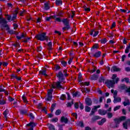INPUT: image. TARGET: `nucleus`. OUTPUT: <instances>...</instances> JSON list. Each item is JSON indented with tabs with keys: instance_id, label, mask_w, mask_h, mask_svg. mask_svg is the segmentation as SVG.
Listing matches in <instances>:
<instances>
[{
	"instance_id": "obj_1",
	"label": "nucleus",
	"mask_w": 130,
	"mask_h": 130,
	"mask_svg": "<svg viewBox=\"0 0 130 130\" xmlns=\"http://www.w3.org/2000/svg\"><path fill=\"white\" fill-rule=\"evenodd\" d=\"M56 76L58 78V82L56 83H53L52 85V88L53 89H55V87L58 89L62 88V85H61V83L64 81V78H63V74L61 72H59L58 74H56Z\"/></svg>"
},
{
	"instance_id": "obj_2",
	"label": "nucleus",
	"mask_w": 130,
	"mask_h": 130,
	"mask_svg": "<svg viewBox=\"0 0 130 130\" xmlns=\"http://www.w3.org/2000/svg\"><path fill=\"white\" fill-rule=\"evenodd\" d=\"M7 23L8 22L6 19L3 17H0V27L2 30H6L9 32V33H10V34H14L15 31L13 30H10V27Z\"/></svg>"
},
{
	"instance_id": "obj_3",
	"label": "nucleus",
	"mask_w": 130,
	"mask_h": 130,
	"mask_svg": "<svg viewBox=\"0 0 130 130\" xmlns=\"http://www.w3.org/2000/svg\"><path fill=\"white\" fill-rule=\"evenodd\" d=\"M36 38H37L38 40H40V41H48V37L46 36V33L45 32L37 35L36 36Z\"/></svg>"
},
{
	"instance_id": "obj_4",
	"label": "nucleus",
	"mask_w": 130,
	"mask_h": 130,
	"mask_svg": "<svg viewBox=\"0 0 130 130\" xmlns=\"http://www.w3.org/2000/svg\"><path fill=\"white\" fill-rule=\"evenodd\" d=\"M114 80H106L105 82V83L107 86L108 88H112L114 87V84H115Z\"/></svg>"
},
{
	"instance_id": "obj_5",
	"label": "nucleus",
	"mask_w": 130,
	"mask_h": 130,
	"mask_svg": "<svg viewBox=\"0 0 130 130\" xmlns=\"http://www.w3.org/2000/svg\"><path fill=\"white\" fill-rule=\"evenodd\" d=\"M52 92H53L52 89H49L48 91L47 95L46 96V101H51V100L52 99Z\"/></svg>"
},
{
	"instance_id": "obj_6",
	"label": "nucleus",
	"mask_w": 130,
	"mask_h": 130,
	"mask_svg": "<svg viewBox=\"0 0 130 130\" xmlns=\"http://www.w3.org/2000/svg\"><path fill=\"white\" fill-rule=\"evenodd\" d=\"M114 120L116 124H118L120 123L121 121H123V120H125V116H122L119 118L115 119Z\"/></svg>"
},
{
	"instance_id": "obj_7",
	"label": "nucleus",
	"mask_w": 130,
	"mask_h": 130,
	"mask_svg": "<svg viewBox=\"0 0 130 130\" xmlns=\"http://www.w3.org/2000/svg\"><path fill=\"white\" fill-rule=\"evenodd\" d=\"M119 88L120 89H121V90H125L126 92H127L128 93H130V87L127 88V87H126V86H125L124 84H122L121 85H120Z\"/></svg>"
},
{
	"instance_id": "obj_8",
	"label": "nucleus",
	"mask_w": 130,
	"mask_h": 130,
	"mask_svg": "<svg viewBox=\"0 0 130 130\" xmlns=\"http://www.w3.org/2000/svg\"><path fill=\"white\" fill-rule=\"evenodd\" d=\"M130 125V119L127 120L126 122L123 123L124 128L127 129V126Z\"/></svg>"
},
{
	"instance_id": "obj_9",
	"label": "nucleus",
	"mask_w": 130,
	"mask_h": 130,
	"mask_svg": "<svg viewBox=\"0 0 130 130\" xmlns=\"http://www.w3.org/2000/svg\"><path fill=\"white\" fill-rule=\"evenodd\" d=\"M98 108H100V105L95 106L94 107V108H93L91 110V112L90 113V115H93V114L95 113V112H96Z\"/></svg>"
},
{
	"instance_id": "obj_10",
	"label": "nucleus",
	"mask_w": 130,
	"mask_h": 130,
	"mask_svg": "<svg viewBox=\"0 0 130 130\" xmlns=\"http://www.w3.org/2000/svg\"><path fill=\"white\" fill-rule=\"evenodd\" d=\"M112 80H113L114 82L117 83L119 81V78H117V75L116 74H113L112 76Z\"/></svg>"
},
{
	"instance_id": "obj_11",
	"label": "nucleus",
	"mask_w": 130,
	"mask_h": 130,
	"mask_svg": "<svg viewBox=\"0 0 130 130\" xmlns=\"http://www.w3.org/2000/svg\"><path fill=\"white\" fill-rule=\"evenodd\" d=\"M113 102L115 104L121 102V98H120V97L115 98V96H114Z\"/></svg>"
},
{
	"instance_id": "obj_12",
	"label": "nucleus",
	"mask_w": 130,
	"mask_h": 130,
	"mask_svg": "<svg viewBox=\"0 0 130 130\" xmlns=\"http://www.w3.org/2000/svg\"><path fill=\"white\" fill-rule=\"evenodd\" d=\"M106 122V118H104L98 122L99 125H103Z\"/></svg>"
},
{
	"instance_id": "obj_13",
	"label": "nucleus",
	"mask_w": 130,
	"mask_h": 130,
	"mask_svg": "<svg viewBox=\"0 0 130 130\" xmlns=\"http://www.w3.org/2000/svg\"><path fill=\"white\" fill-rule=\"evenodd\" d=\"M85 103L87 104V105H88L89 106L92 105V101L91 99L89 98H86L85 99Z\"/></svg>"
},
{
	"instance_id": "obj_14",
	"label": "nucleus",
	"mask_w": 130,
	"mask_h": 130,
	"mask_svg": "<svg viewBox=\"0 0 130 130\" xmlns=\"http://www.w3.org/2000/svg\"><path fill=\"white\" fill-rule=\"evenodd\" d=\"M99 113L100 114V115H105L107 113V111L100 109L99 110Z\"/></svg>"
},
{
	"instance_id": "obj_15",
	"label": "nucleus",
	"mask_w": 130,
	"mask_h": 130,
	"mask_svg": "<svg viewBox=\"0 0 130 130\" xmlns=\"http://www.w3.org/2000/svg\"><path fill=\"white\" fill-rule=\"evenodd\" d=\"M26 126H30L31 128H33V127L36 126V124L33 122H30L28 124H26Z\"/></svg>"
},
{
	"instance_id": "obj_16",
	"label": "nucleus",
	"mask_w": 130,
	"mask_h": 130,
	"mask_svg": "<svg viewBox=\"0 0 130 130\" xmlns=\"http://www.w3.org/2000/svg\"><path fill=\"white\" fill-rule=\"evenodd\" d=\"M68 118L66 117H61V122H64V123H68Z\"/></svg>"
},
{
	"instance_id": "obj_17",
	"label": "nucleus",
	"mask_w": 130,
	"mask_h": 130,
	"mask_svg": "<svg viewBox=\"0 0 130 130\" xmlns=\"http://www.w3.org/2000/svg\"><path fill=\"white\" fill-rule=\"evenodd\" d=\"M120 69L116 67H113L111 69V72H119Z\"/></svg>"
},
{
	"instance_id": "obj_18",
	"label": "nucleus",
	"mask_w": 130,
	"mask_h": 130,
	"mask_svg": "<svg viewBox=\"0 0 130 130\" xmlns=\"http://www.w3.org/2000/svg\"><path fill=\"white\" fill-rule=\"evenodd\" d=\"M93 56H94V57H100V56H101V52L98 51L94 54Z\"/></svg>"
},
{
	"instance_id": "obj_19",
	"label": "nucleus",
	"mask_w": 130,
	"mask_h": 130,
	"mask_svg": "<svg viewBox=\"0 0 130 130\" xmlns=\"http://www.w3.org/2000/svg\"><path fill=\"white\" fill-rule=\"evenodd\" d=\"M123 104L124 106H127V105H129V101L127 99H125V101L123 102Z\"/></svg>"
},
{
	"instance_id": "obj_20",
	"label": "nucleus",
	"mask_w": 130,
	"mask_h": 130,
	"mask_svg": "<svg viewBox=\"0 0 130 130\" xmlns=\"http://www.w3.org/2000/svg\"><path fill=\"white\" fill-rule=\"evenodd\" d=\"M62 23L66 25H69V23H70V21L68 20V19L65 18L62 20Z\"/></svg>"
},
{
	"instance_id": "obj_21",
	"label": "nucleus",
	"mask_w": 130,
	"mask_h": 130,
	"mask_svg": "<svg viewBox=\"0 0 130 130\" xmlns=\"http://www.w3.org/2000/svg\"><path fill=\"white\" fill-rule=\"evenodd\" d=\"M40 75H43V76H47V74L46 73V71L45 70H41L39 72Z\"/></svg>"
},
{
	"instance_id": "obj_22",
	"label": "nucleus",
	"mask_w": 130,
	"mask_h": 130,
	"mask_svg": "<svg viewBox=\"0 0 130 130\" xmlns=\"http://www.w3.org/2000/svg\"><path fill=\"white\" fill-rule=\"evenodd\" d=\"M91 80H92L93 81H96L98 79V76L94 74L90 77Z\"/></svg>"
},
{
	"instance_id": "obj_23",
	"label": "nucleus",
	"mask_w": 130,
	"mask_h": 130,
	"mask_svg": "<svg viewBox=\"0 0 130 130\" xmlns=\"http://www.w3.org/2000/svg\"><path fill=\"white\" fill-rule=\"evenodd\" d=\"M55 3L57 6H61L62 5V1L61 0H56Z\"/></svg>"
},
{
	"instance_id": "obj_24",
	"label": "nucleus",
	"mask_w": 130,
	"mask_h": 130,
	"mask_svg": "<svg viewBox=\"0 0 130 130\" xmlns=\"http://www.w3.org/2000/svg\"><path fill=\"white\" fill-rule=\"evenodd\" d=\"M80 95H81V93H80V92L79 91H77L73 94V97H80Z\"/></svg>"
},
{
	"instance_id": "obj_25",
	"label": "nucleus",
	"mask_w": 130,
	"mask_h": 130,
	"mask_svg": "<svg viewBox=\"0 0 130 130\" xmlns=\"http://www.w3.org/2000/svg\"><path fill=\"white\" fill-rule=\"evenodd\" d=\"M48 126L49 129L50 130H54V129H55V128H54V126L52 124H48Z\"/></svg>"
},
{
	"instance_id": "obj_26",
	"label": "nucleus",
	"mask_w": 130,
	"mask_h": 130,
	"mask_svg": "<svg viewBox=\"0 0 130 130\" xmlns=\"http://www.w3.org/2000/svg\"><path fill=\"white\" fill-rule=\"evenodd\" d=\"M48 49L49 50H51L52 49V43L50 42L48 43Z\"/></svg>"
},
{
	"instance_id": "obj_27",
	"label": "nucleus",
	"mask_w": 130,
	"mask_h": 130,
	"mask_svg": "<svg viewBox=\"0 0 130 130\" xmlns=\"http://www.w3.org/2000/svg\"><path fill=\"white\" fill-rule=\"evenodd\" d=\"M111 93L114 94V97L116 98V95H117V91L116 90H114L113 89H112L111 90Z\"/></svg>"
},
{
	"instance_id": "obj_28",
	"label": "nucleus",
	"mask_w": 130,
	"mask_h": 130,
	"mask_svg": "<svg viewBox=\"0 0 130 130\" xmlns=\"http://www.w3.org/2000/svg\"><path fill=\"white\" fill-rule=\"evenodd\" d=\"M45 5V10H49V5L48 4V3H46L44 4Z\"/></svg>"
},
{
	"instance_id": "obj_29",
	"label": "nucleus",
	"mask_w": 130,
	"mask_h": 130,
	"mask_svg": "<svg viewBox=\"0 0 130 130\" xmlns=\"http://www.w3.org/2000/svg\"><path fill=\"white\" fill-rule=\"evenodd\" d=\"M129 49H130V44H129V46L126 47V49L125 50V53H128V52H129Z\"/></svg>"
},
{
	"instance_id": "obj_30",
	"label": "nucleus",
	"mask_w": 130,
	"mask_h": 130,
	"mask_svg": "<svg viewBox=\"0 0 130 130\" xmlns=\"http://www.w3.org/2000/svg\"><path fill=\"white\" fill-rule=\"evenodd\" d=\"M77 125L81 126V127H84V123L82 121L77 122Z\"/></svg>"
},
{
	"instance_id": "obj_31",
	"label": "nucleus",
	"mask_w": 130,
	"mask_h": 130,
	"mask_svg": "<svg viewBox=\"0 0 130 130\" xmlns=\"http://www.w3.org/2000/svg\"><path fill=\"white\" fill-rule=\"evenodd\" d=\"M9 113V110L7 109L4 113V115L6 118L8 117V114Z\"/></svg>"
},
{
	"instance_id": "obj_32",
	"label": "nucleus",
	"mask_w": 130,
	"mask_h": 130,
	"mask_svg": "<svg viewBox=\"0 0 130 130\" xmlns=\"http://www.w3.org/2000/svg\"><path fill=\"white\" fill-rule=\"evenodd\" d=\"M2 65H3L4 67H7L8 63L7 62H0V68Z\"/></svg>"
},
{
	"instance_id": "obj_33",
	"label": "nucleus",
	"mask_w": 130,
	"mask_h": 130,
	"mask_svg": "<svg viewBox=\"0 0 130 130\" xmlns=\"http://www.w3.org/2000/svg\"><path fill=\"white\" fill-rule=\"evenodd\" d=\"M85 111L86 112H90L91 111V108H90V107L86 106Z\"/></svg>"
},
{
	"instance_id": "obj_34",
	"label": "nucleus",
	"mask_w": 130,
	"mask_h": 130,
	"mask_svg": "<svg viewBox=\"0 0 130 130\" xmlns=\"http://www.w3.org/2000/svg\"><path fill=\"white\" fill-rule=\"evenodd\" d=\"M108 118H111L113 116L112 113L109 112L107 114Z\"/></svg>"
},
{
	"instance_id": "obj_35",
	"label": "nucleus",
	"mask_w": 130,
	"mask_h": 130,
	"mask_svg": "<svg viewBox=\"0 0 130 130\" xmlns=\"http://www.w3.org/2000/svg\"><path fill=\"white\" fill-rule=\"evenodd\" d=\"M22 100H23V102L26 103L27 102V99L26 98V95L25 94H23L22 96Z\"/></svg>"
},
{
	"instance_id": "obj_36",
	"label": "nucleus",
	"mask_w": 130,
	"mask_h": 130,
	"mask_svg": "<svg viewBox=\"0 0 130 130\" xmlns=\"http://www.w3.org/2000/svg\"><path fill=\"white\" fill-rule=\"evenodd\" d=\"M106 81V80H105V78L104 77H101L100 79V82H103V83H105V82Z\"/></svg>"
},
{
	"instance_id": "obj_37",
	"label": "nucleus",
	"mask_w": 130,
	"mask_h": 130,
	"mask_svg": "<svg viewBox=\"0 0 130 130\" xmlns=\"http://www.w3.org/2000/svg\"><path fill=\"white\" fill-rule=\"evenodd\" d=\"M82 86H88L89 85V82H82L80 83Z\"/></svg>"
},
{
	"instance_id": "obj_38",
	"label": "nucleus",
	"mask_w": 130,
	"mask_h": 130,
	"mask_svg": "<svg viewBox=\"0 0 130 130\" xmlns=\"http://www.w3.org/2000/svg\"><path fill=\"white\" fill-rule=\"evenodd\" d=\"M101 42L103 44H105V43H106V42H107V40H106V39H104L101 40Z\"/></svg>"
},
{
	"instance_id": "obj_39",
	"label": "nucleus",
	"mask_w": 130,
	"mask_h": 130,
	"mask_svg": "<svg viewBox=\"0 0 130 130\" xmlns=\"http://www.w3.org/2000/svg\"><path fill=\"white\" fill-rule=\"evenodd\" d=\"M54 19H55V21H56V22H62V20H61L60 18H59V17H55Z\"/></svg>"
},
{
	"instance_id": "obj_40",
	"label": "nucleus",
	"mask_w": 130,
	"mask_h": 130,
	"mask_svg": "<svg viewBox=\"0 0 130 130\" xmlns=\"http://www.w3.org/2000/svg\"><path fill=\"white\" fill-rule=\"evenodd\" d=\"M55 108V104H53L52 105L51 109V112H53V110H54V108Z\"/></svg>"
},
{
	"instance_id": "obj_41",
	"label": "nucleus",
	"mask_w": 130,
	"mask_h": 130,
	"mask_svg": "<svg viewBox=\"0 0 130 130\" xmlns=\"http://www.w3.org/2000/svg\"><path fill=\"white\" fill-rule=\"evenodd\" d=\"M122 82H125L126 83H128V82H129V79H128V78H125L122 79Z\"/></svg>"
},
{
	"instance_id": "obj_42",
	"label": "nucleus",
	"mask_w": 130,
	"mask_h": 130,
	"mask_svg": "<svg viewBox=\"0 0 130 130\" xmlns=\"http://www.w3.org/2000/svg\"><path fill=\"white\" fill-rule=\"evenodd\" d=\"M60 113H61V111H60V110H57L55 112L56 115H59V114H60Z\"/></svg>"
},
{
	"instance_id": "obj_43",
	"label": "nucleus",
	"mask_w": 130,
	"mask_h": 130,
	"mask_svg": "<svg viewBox=\"0 0 130 130\" xmlns=\"http://www.w3.org/2000/svg\"><path fill=\"white\" fill-rule=\"evenodd\" d=\"M16 37L17 39L20 40L22 39V38H24V37H25V36L24 35V34H22L21 36H17Z\"/></svg>"
},
{
	"instance_id": "obj_44",
	"label": "nucleus",
	"mask_w": 130,
	"mask_h": 130,
	"mask_svg": "<svg viewBox=\"0 0 130 130\" xmlns=\"http://www.w3.org/2000/svg\"><path fill=\"white\" fill-rule=\"evenodd\" d=\"M73 104H74V102H71L70 103H68L67 107H72V105H73Z\"/></svg>"
},
{
	"instance_id": "obj_45",
	"label": "nucleus",
	"mask_w": 130,
	"mask_h": 130,
	"mask_svg": "<svg viewBox=\"0 0 130 130\" xmlns=\"http://www.w3.org/2000/svg\"><path fill=\"white\" fill-rule=\"evenodd\" d=\"M7 18L8 21H13V17H12L11 16L8 15Z\"/></svg>"
},
{
	"instance_id": "obj_46",
	"label": "nucleus",
	"mask_w": 130,
	"mask_h": 130,
	"mask_svg": "<svg viewBox=\"0 0 130 130\" xmlns=\"http://www.w3.org/2000/svg\"><path fill=\"white\" fill-rule=\"evenodd\" d=\"M120 106H117L114 108V111H116L117 110H118L120 108Z\"/></svg>"
},
{
	"instance_id": "obj_47",
	"label": "nucleus",
	"mask_w": 130,
	"mask_h": 130,
	"mask_svg": "<svg viewBox=\"0 0 130 130\" xmlns=\"http://www.w3.org/2000/svg\"><path fill=\"white\" fill-rule=\"evenodd\" d=\"M29 116L30 118V119H34V115H33V114L32 113H29Z\"/></svg>"
},
{
	"instance_id": "obj_48",
	"label": "nucleus",
	"mask_w": 130,
	"mask_h": 130,
	"mask_svg": "<svg viewBox=\"0 0 130 130\" xmlns=\"http://www.w3.org/2000/svg\"><path fill=\"white\" fill-rule=\"evenodd\" d=\"M98 48V44H94L92 47V49H97Z\"/></svg>"
},
{
	"instance_id": "obj_49",
	"label": "nucleus",
	"mask_w": 130,
	"mask_h": 130,
	"mask_svg": "<svg viewBox=\"0 0 130 130\" xmlns=\"http://www.w3.org/2000/svg\"><path fill=\"white\" fill-rule=\"evenodd\" d=\"M61 64H62V66L63 67H66L67 66V62H66V61H63V60L61 61Z\"/></svg>"
},
{
	"instance_id": "obj_50",
	"label": "nucleus",
	"mask_w": 130,
	"mask_h": 130,
	"mask_svg": "<svg viewBox=\"0 0 130 130\" xmlns=\"http://www.w3.org/2000/svg\"><path fill=\"white\" fill-rule=\"evenodd\" d=\"M51 121H52L53 122H57V121H58V119L57 118H55L54 119H52L51 120Z\"/></svg>"
},
{
	"instance_id": "obj_51",
	"label": "nucleus",
	"mask_w": 130,
	"mask_h": 130,
	"mask_svg": "<svg viewBox=\"0 0 130 130\" xmlns=\"http://www.w3.org/2000/svg\"><path fill=\"white\" fill-rule=\"evenodd\" d=\"M60 99L61 100H64V99H66V95L62 94L60 98Z\"/></svg>"
},
{
	"instance_id": "obj_52",
	"label": "nucleus",
	"mask_w": 130,
	"mask_h": 130,
	"mask_svg": "<svg viewBox=\"0 0 130 130\" xmlns=\"http://www.w3.org/2000/svg\"><path fill=\"white\" fill-rule=\"evenodd\" d=\"M6 104V101L5 100L0 101V105H4Z\"/></svg>"
},
{
	"instance_id": "obj_53",
	"label": "nucleus",
	"mask_w": 130,
	"mask_h": 130,
	"mask_svg": "<svg viewBox=\"0 0 130 130\" xmlns=\"http://www.w3.org/2000/svg\"><path fill=\"white\" fill-rule=\"evenodd\" d=\"M17 14H18V11L16 12V14L13 15L12 17V20H15L17 18Z\"/></svg>"
},
{
	"instance_id": "obj_54",
	"label": "nucleus",
	"mask_w": 130,
	"mask_h": 130,
	"mask_svg": "<svg viewBox=\"0 0 130 130\" xmlns=\"http://www.w3.org/2000/svg\"><path fill=\"white\" fill-rule=\"evenodd\" d=\"M94 34L93 35V37H96L98 34H99V31H94Z\"/></svg>"
},
{
	"instance_id": "obj_55",
	"label": "nucleus",
	"mask_w": 130,
	"mask_h": 130,
	"mask_svg": "<svg viewBox=\"0 0 130 130\" xmlns=\"http://www.w3.org/2000/svg\"><path fill=\"white\" fill-rule=\"evenodd\" d=\"M78 79H79V82H82V74H79V76H78Z\"/></svg>"
},
{
	"instance_id": "obj_56",
	"label": "nucleus",
	"mask_w": 130,
	"mask_h": 130,
	"mask_svg": "<svg viewBox=\"0 0 130 130\" xmlns=\"http://www.w3.org/2000/svg\"><path fill=\"white\" fill-rule=\"evenodd\" d=\"M65 26H66V27L63 28V30H64V29H68V30H69V29H70V28H71V27L70 26V25H69V24L66 25Z\"/></svg>"
},
{
	"instance_id": "obj_57",
	"label": "nucleus",
	"mask_w": 130,
	"mask_h": 130,
	"mask_svg": "<svg viewBox=\"0 0 130 130\" xmlns=\"http://www.w3.org/2000/svg\"><path fill=\"white\" fill-rule=\"evenodd\" d=\"M55 70H56V71H58V70L60 69V67H59V66L56 65V66L55 67Z\"/></svg>"
},
{
	"instance_id": "obj_58",
	"label": "nucleus",
	"mask_w": 130,
	"mask_h": 130,
	"mask_svg": "<svg viewBox=\"0 0 130 130\" xmlns=\"http://www.w3.org/2000/svg\"><path fill=\"white\" fill-rule=\"evenodd\" d=\"M72 115L73 116H74V117H75V118H77V117H78V115H77V113H73Z\"/></svg>"
},
{
	"instance_id": "obj_59",
	"label": "nucleus",
	"mask_w": 130,
	"mask_h": 130,
	"mask_svg": "<svg viewBox=\"0 0 130 130\" xmlns=\"http://www.w3.org/2000/svg\"><path fill=\"white\" fill-rule=\"evenodd\" d=\"M74 106H75V108H76V109H78V108H79V104H78V103H75L74 105Z\"/></svg>"
},
{
	"instance_id": "obj_60",
	"label": "nucleus",
	"mask_w": 130,
	"mask_h": 130,
	"mask_svg": "<svg viewBox=\"0 0 130 130\" xmlns=\"http://www.w3.org/2000/svg\"><path fill=\"white\" fill-rule=\"evenodd\" d=\"M125 55H123L122 56V57H121V60L122 61H124V59H125Z\"/></svg>"
},
{
	"instance_id": "obj_61",
	"label": "nucleus",
	"mask_w": 130,
	"mask_h": 130,
	"mask_svg": "<svg viewBox=\"0 0 130 130\" xmlns=\"http://www.w3.org/2000/svg\"><path fill=\"white\" fill-rule=\"evenodd\" d=\"M25 13H26V11L25 10L20 11V16H23V14H25Z\"/></svg>"
},
{
	"instance_id": "obj_62",
	"label": "nucleus",
	"mask_w": 130,
	"mask_h": 130,
	"mask_svg": "<svg viewBox=\"0 0 130 130\" xmlns=\"http://www.w3.org/2000/svg\"><path fill=\"white\" fill-rule=\"evenodd\" d=\"M42 50V47L40 46L37 48V51H41Z\"/></svg>"
},
{
	"instance_id": "obj_63",
	"label": "nucleus",
	"mask_w": 130,
	"mask_h": 130,
	"mask_svg": "<svg viewBox=\"0 0 130 130\" xmlns=\"http://www.w3.org/2000/svg\"><path fill=\"white\" fill-rule=\"evenodd\" d=\"M93 118L94 119H95V120L100 119V117L99 116H95L93 117Z\"/></svg>"
},
{
	"instance_id": "obj_64",
	"label": "nucleus",
	"mask_w": 130,
	"mask_h": 130,
	"mask_svg": "<svg viewBox=\"0 0 130 130\" xmlns=\"http://www.w3.org/2000/svg\"><path fill=\"white\" fill-rule=\"evenodd\" d=\"M125 70L126 71V72H130V68L126 67L125 68Z\"/></svg>"
}]
</instances>
